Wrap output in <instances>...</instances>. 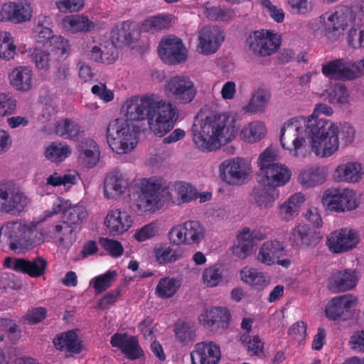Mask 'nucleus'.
Segmentation results:
<instances>
[{"instance_id":"obj_55","label":"nucleus","mask_w":364,"mask_h":364,"mask_svg":"<svg viewBox=\"0 0 364 364\" xmlns=\"http://www.w3.org/2000/svg\"><path fill=\"white\" fill-rule=\"evenodd\" d=\"M336 128V136L338 141V148L339 147V138L345 145L350 144L353 142L355 138V129L348 123L344 122L340 124H334Z\"/></svg>"},{"instance_id":"obj_47","label":"nucleus","mask_w":364,"mask_h":364,"mask_svg":"<svg viewBox=\"0 0 364 364\" xmlns=\"http://www.w3.org/2000/svg\"><path fill=\"white\" fill-rule=\"evenodd\" d=\"M180 287L179 280L171 277H163L158 282L156 294L161 299H168L176 294Z\"/></svg>"},{"instance_id":"obj_15","label":"nucleus","mask_w":364,"mask_h":364,"mask_svg":"<svg viewBox=\"0 0 364 364\" xmlns=\"http://www.w3.org/2000/svg\"><path fill=\"white\" fill-rule=\"evenodd\" d=\"M250 164L243 158L225 160L219 166L220 178L230 185H240L250 172Z\"/></svg>"},{"instance_id":"obj_34","label":"nucleus","mask_w":364,"mask_h":364,"mask_svg":"<svg viewBox=\"0 0 364 364\" xmlns=\"http://www.w3.org/2000/svg\"><path fill=\"white\" fill-rule=\"evenodd\" d=\"M9 79L16 90L28 91L32 87L33 71L28 66H18L9 74Z\"/></svg>"},{"instance_id":"obj_49","label":"nucleus","mask_w":364,"mask_h":364,"mask_svg":"<svg viewBox=\"0 0 364 364\" xmlns=\"http://www.w3.org/2000/svg\"><path fill=\"white\" fill-rule=\"evenodd\" d=\"M71 154V149L67 144L52 142L46 149V157L53 162H61Z\"/></svg>"},{"instance_id":"obj_5","label":"nucleus","mask_w":364,"mask_h":364,"mask_svg":"<svg viewBox=\"0 0 364 364\" xmlns=\"http://www.w3.org/2000/svg\"><path fill=\"white\" fill-rule=\"evenodd\" d=\"M132 196L139 213L155 211L159 208L161 184L154 178H140L134 181Z\"/></svg>"},{"instance_id":"obj_23","label":"nucleus","mask_w":364,"mask_h":364,"mask_svg":"<svg viewBox=\"0 0 364 364\" xmlns=\"http://www.w3.org/2000/svg\"><path fill=\"white\" fill-rule=\"evenodd\" d=\"M258 183L277 187L283 186L287 184L291 176V171L283 164H272L267 167H263L259 171Z\"/></svg>"},{"instance_id":"obj_63","label":"nucleus","mask_w":364,"mask_h":364,"mask_svg":"<svg viewBox=\"0 0 364 364\" xmlns=\"http://www.w3.org/2000/svg\"><path fill=\"white\" fill-rule=\"evenodd\" d=\"M16 108V101L10 94H0V115L2 117L12 114Z\"/></svg>"},{"instance_id":"obj_64","label":"nucleus","mask_w":364,"mask_h":364,"mask_svg":"<svg viewBox=\"0 0 364 364\" xmlns=\"http://www.w3.org/2000/svg\"><path fill=\"white\" fill-rule=\"evenodd\" d=\"M157 233L158 228L156 225L154 223H150L138 230L133 235V237L137 242H141L154 237Z\"/></svg>"},{"instance_id":"obj_54","label":"nucleus","mask_w":364,"mask_h":364,"mask_svg":"<svg viewBox=\"0 0 364 364\" xmlns=\"http://www.w3.org/2000/svg\"><path fill=\"white\" fill-rule=\"evenodd\" d=\"M240 341L252 355H259L263 353L264 344L258 336H250L247 333H242Z\"/></svg>"},{"instance_id":"obj_52","label":"nucleus","mask_w":364,"mask_h":364,"mask_svg":"<svg viewBox=\"0 0 364 364\" xmlns=\"http://www.w3.org/2000/svg\"><path fill=\"white\" fill-rule=\"evenodd\" d=\"M77 228L74 225L65 223L63 220L62 224H57L53 226V232L58 235L61 243H73L75 240V231Z\"/></svg>"},{"instance_id":"obj_43","label":"nucleus","mask_w":364,"mask_h":364,"mask_svg":"<svg viewBox=\"0 0 364 364\" xmlns=\"http://www.w3.org/2000/svg\"><path fill=\"white\" fill-rule=\"evenodd\" d=\"M154 252L156 261L160 264H166L180 259L183 257V250L181 247L173 248L164 244L155 247Z\"/></svg>"},{"instance_id":"obj_58","label":"nucleus","mask_w":364,"mask_h":364,"mask_svg":"<svg viewBox=\"0 0 364 364\" xmlns=\"http://www.w3.org/2000/svg\"><path fill=\"white\" fill-rule=\"evenodd\" d=\"M116 275L115 271H108L105 274L97 277L93 282L95 292L101 293L109 289L115 279Z\"/></svg>"},{"instance_id":"obj_19","label":"nucleus","mask_w":364,"mask_h":364,"mask_svg":"<svg viewBox=\"0 0 364 364\" xmlns=\"http://www.w3.org/2000/svg\"><path fill=\"white\" fill-rule=\"evenodd\" d=\"M4 266L16 272L26 274L33 278H38L45 274L48 262L42 257H37L33 260L8 257L4 259Z\"/></svg>"},{"instance_id":"obj_28","label":"nucleus","mask_w":364,"mask_h":364,"mask_svg":"<svg viewBox=\"0 0 364 364\" xmlns=\"http://www.w3.org/2000/svg\"><path fill=\"white\" fill-rule=\"evenodd\" d=\"M112 347L119 349L129 360L141 358L144 353L136 337L124 333H115L110 338Z\"/></svg>"},{"instance_id":"obj_27","label":"nucleus","mask_w":364,"mask_h":364,"mask_svg":"<svg viewBox=\"0 0 364 364\" xmlns=\"http://www.w3.org/2000/svg\"><path fill=\"white\" fill-rule=\"evenodd\" d=\"M355 304V298L351 294L336 296L326 306V316L330 320H346Z\"/></svg>"},{"instance_id":"obj_40","label":"nucleus","mask_w":364,"mask_h":364,"mask_svg":"<svg viewBox=\"0 0 364 364\" xmlns=\"http://www.w3.org/2000/svg\"><path fill=\"white\" fill-rule=\"evenodd\" d=\"M305 197L301 193L292 195L279 206V214L285 221L292 220L299 213L300 205L304 202Z\"/></svg>"},{"instance_id":"obj_13","label":"nucleus","mask_w":364,"mask_h":364,"mask_svg":"<svg viewBox=\"0 0 364 364\" xmlns=\"http://www.w3.org/2000/svg\"><path fill=\"white\" fill-rule=\"evenodd\" d=\"M154 94H146L141 96L135 95L127 99L123 104L122 110L127 119L131 121L147 120L149 124L151 112L154 102Z\"/></svg>"},{"instance_id":"obj_16","label":"nucleus","mask_w":364,"mask_h":364,"mask_svg":"<svg viewBox=\"0 0 364 364\" xmlns=\"http://www.w3.org/2000/svg\"><path fill=\"white\" fill-rule=\"evenodd\" d=\"M322 203L328 210L337 213L354 210L358 207L353 191L348 189L326 191Z\"/></svg>"},{"instance_id":"obj_59","label":"nucleus","mask_w":364,"mask_h":364,"mask_svg":"<svg viewBox=\"0 0 364 364\" xmlns=\"http://www.w3.org/2000/svg\"><path fill=\"white\" fill-rule=\"evenodd\" d=\"M99 242L102 247L114 258L121 257L124 253V247L120 242L107 237L100 238Z\"/></svg>"},{"instance_id":"obj_31","label":"nucleus","mask_w":364,"mask_h":364,"mask_svg":"<svg viewBox=\"0 0 364 364\" xmlns=\"http://www.w3.org/2000/svg\"><path fill=\"white\" fill-rule=\"evenodd\" d=\"M53 343L56 350L72 354H79L83 348L82 341L74 330L58 333L53 338Z\"/></svg>"},{"instance_id":"obj_17","label":"nucleus","mask_w":364,"mask_h":364,"mask_svg":"<svg viewBox=\"0 0 364 364\" xmlns=\"http://www.w3.org/2000/svg\"><path fill=\"white\" fill-rule=\"evenodd\" d=\"M158 53L166 64L176 65L187 59V50L181 39L176 36L163 38L158 47Z\"/></svg>"},{"instance_id":"obj_61","label":"nucleus","mask_w":364,"mask_h":364,"mask_svg":"<svg viewBox=\"0 0 364 364\" xmlns=\"http://www.w3.org/2000/svg\"><path fill=\"white\" fill-rule=\"evenodd\" d=\"M174 331L176 339L183 344L192 342L194 339V331L187 323L176 324Z\"/></svg>"},{"instance_id":"obj_10","label":"nucleus","mask_w":364,"mask_h":364,"mask_svg":"<svg viewBox=\"0 0 364 364\" xmlns=\"http://www.w3.org/2000/svg\"><path fill=\"white\" fill-rule=\"evenodd\" d=\"M281 45V36L272 31L261 30L251 33L246 40L248 50L259 57L270 56Z\"/></svg>"},{"instance_id":"obj_36","label":"nucleus","mask_w":364,"mask_h":364,"mask_svg":"<svg viewBox=\"0 0 364 364\" xmlns=\"http://www.w3.org/2000/svg\"><path fill=\"white\" fill-rule=\"evenodd\" d=\"M63 28L71 33L87 32L95 27L90 19L82 15H71L65 16L61 22Z\"/></svg>"},{"instance_id":"obj_42","label":"nucleus","mask_w":364,"mask_h":364,"mask_svg":"<svg viewBox=\"0 0 364 364\" xmlns=\"http://www.w3.org/2000/svg\"><path fill=\"white\" fill-rule=\"evenodd\" d=\"M267 133L265 125L259 121L252 122L244 126L240 132V137L247 143L260 141Z\"/></svg>"},{"instance_id":"obj_21","label":"nucleus","mask_w":364,"mask_h":364,"mask_svg":"<svg viewBox=\"0 0 364 364\" xmlns=\"http://www.w3.org/2000/svg\"><path fill=\"white\" fill-rule=\"evenodd\" d=\"M351 61L344 58H336L321 65V73L327 78L336 80H355V68Z\"/></svg>"},{"instance_id":"obj_32","label":"nucleus","mask_w":364,"mask_h":364,"mask_svg":"<svg viewBox=\"0 0 364 364\" xmlns=\"http://www.w3.org/2000/svg\"><path fill=\"white\" fill-rule=\"evenodd\" d=\"M78 161L87 168L95 166L100 157V151L98 144L92 139H85L78 146Z\"/></svg>"},{"instance_id":"obj_41","label":"nucleus","mask_w":364,"mask_h":364,"mask_svg":"<svg viewBox=\"0 0 364 364\" xmlns=\"http://www.w3.org/2000/svg\"><path fill=\"white\" fill-rule=\"evenodd\" d=\"M240 276L242 281L257 290L263 289L269 284L264 273L255 268H242L240 272Z\"/></svg>"},{"instance_id":"obj_9","label":"nucleus","mask_w":364,"mask_h":364,"mask_svg":"<svg viewBox=\"0 0 364 364\" xmlns=\"http://www.w3.org/2000/svg\"><path fill=\"white\" fill-rule=\"evenodd\" d=\"M205 230L198 220H188L173 226L168 232L170 242L176 245H198L205 238Z\"/></svg>"},{"instance_id":"obj_51","label":"nucleus","mask_w":364,"mask_h":364,"mask_svg":"<svg viewBox=\"0 0 364 364\" xmlns=\"http://www.w3.org/2000/svg\"><path fill=\"white\" fill-rule=\"evenodd\" d=\"M203 282L208 287L218 286L223 281V269L220 265L215 264L205 268L203 272Z\"/></svg>"},{"instance_id":"obj_50","label":"nucleus","mask_w":364,"mask_h":364,"mask_svg":"<svg viewBox=\"0 0 364 364\" xmlns=\"http://www.w3.org/2000/svg\"><path fill=\"white\" fill-rule=\"evenodd\" d=\"M127 186L126 181H124L122 175L119 173H112L108 175L105 180V194L119 195L124 192V190Z\"/></svg>"},{"instance_id":"obj_35","label":"nucleus","mask_w":364,"mask_h":364,"mask_svg":"<svg viewBox=\"0 0 364 364\" xmlns=\"http://www.w3.org/2000/svg\"><path fill=\"white\" fill-rule=\"evenodd\" d=\"M251 195L258 206L267 208L271 206L278 197L279 191L273 186L259 183L253 188Z\"/></svg>"},{"instance_id":"obj_60","label":"nucleus","mask_w":364,"mask_h":364,"mask_svg":"<svg viewBox=\"0 0 364 364\" xmlns=\"http://www.w3.org/2000/svg\"><path fill=\"white\" fill-rule=\"evenodd\" d=\"M50 50L58 58H63L68 53L70 45L68 41L61 36H55L50 42Z\"/></svg>"},{"instance_id":"obj_4","label":"nucleus","mask_w":364,"mask_h":364,"mask_svg":"<svg viewBox=\"0 0 364 364\" xmlns=\"http://www.w3.org/2000/svg\"><path fill=\"white\" fill-rule=\"evenodd\" d=\"M139 128L127 119L118 118L109 122L107 128V141L113 151L125 154L137 144Z\"/></svg>"},{"instance_id":"obj_25","label":"nucleus","mask_w":364,"mask_h":364,"mask_svg":"<svg viewBox=\"0 0 364 364\" xmlns=\"http://www.w3.org/2000/svg\"><path fill=\"white\" fill-rule=\"evenodd\" d=\"M321 239V232L308 224H299L289 233V240L297 247H315Z\"/></svg>"},{"instance_id":"obj_57","label":"nucleus","mask_w":364,"mask_h":364,"mask_svg":"<svg viewBox=\"0 0 364 364\" xmlns=\"http://www.w3.org/2000/svg\"><path fill=\"white\" fill-rule=\"evenodd\" d=\"M118 43L129 45L133 41V33L131 28V23L122 22L114 31L113 36Z\"/></svg>"},{"instance_id":"obj_3","label":"nucleus","mask_w":364,"mask_h":364,"mask_svg":"<svg viewBox=\"0 0 364 364\" xmlns=\"http://www.w3.org/2000/svg\"><path fill=\"white\" fill-rule=\"evenodd\" d=\"M37 224L22 220L6 223L0 228V243L4 237L12 251L21 252L31 249L41 240L37 237Z\"/></svg>"},{"instance_id":"obj_12","label":"nucleus","mask_w":364,"mask_h":364,"mask_svg":"<svg viewBox=\"0 0 364 364\" xmlns=\"http://www.w3.org/2000/svg\"><path fill=\"white\" fill-rule=\"evenodd\" d=\"M61 213L63 215L65 223H68L78 230L87 216V212L82 205H72L69 200H65L61 197L57 198L53 203L52 208L44 212V217L42 220L51 218L53 215Z\"/></svg>"},{"instance_id":"obj_45","label":"nucleus","mask_w":364,"mask_h":364,"mask_svg":"<svg viewBox=\"0 0 364 364\" xmlns=\"http://www.w3.org/2000/svg\"><path fill=\"white\" fill-rule=\"evenodd\" d=\"M171 24V17L169 15H156L144 20L141 25L142 32H157L168 29Z\"/></svg>"},{"instance_id":"obj_22","label":"nucleus","mask_w":364,"mask_h":364,"mask_svg":"<svg viewBox=\"0 0 364 364\" xmlns=\"http://www.w3.org/2000/svg\"><path fill=\"white\" fill-rule=\"evenodd\" d=\"M231 315L227 308L213 307L206 309L200 316V321L211 331L222 333L228 326Z\"/></svg>"},{"instance_id":"obj_14","label":"nucleus","mask_w":364,"mask_h":364,"mask_svg":"<svg viewBox=\"0 0 364 364\" xmlns=\"http://www.w3.org/2000/svg\"><path fill=\"white\" fill-rule=\"evenodd\" d=\"M165 93L176 102L182 105L191 103L196 95L193 82L185 75H176L167 80Z\"/></svg>"},{"instance_id":"obj_29","label":"nucleus","mask_w":364,"mask_h":364,"mask_svg":"<svg viewBox=\"0 0 364 364\" xmlns=\"http://www.w3.org/2000/svg\"><path fill=\"white\" fill-rule=\"evenodd\" d=\"M105 225L110 235L117 236L127 232L132 227V217L126 211L112 210L105 217Z\"/></svg>"},{"instance_id":"obj_46","label":"nucleus","mask_w":364,"mask_h":364,"mask_svg":"<svg viewBox=\"0 0 364 364\" xmlns=\"http://www.w3.org/2000/svg\"><path fill=\"white\" fill-rule=\"evenodd\" d=\"M55 131L57 135L70 139H76L82 132L77 122L68 118L58 121Z\"/></svg>"},{"instance_id":"obj_18","label":"nucleus","mask_w":364,"mask_h":364,"mask_svg":"<svg viewBox=\"0 0 364 364\" xmlns=\"http://www.w3.org/2000/svg\"><path fill=\"white\" fill-rule=\"evenodd\" d=\"M225 40L224 31L218 26H206L198 32L196 50L203 55L215 53Z\"/></svg>"},{"instance_id":"obj_62","label":"nucleus","mask_w":364,"mask_h":364,"mask_svg":"<svg viewBox=\"0 0 364 364\" xmlns=\"http://www.w3.org/2000/svg\"><path fill=\"white\" fill-rule=\"evenodd\" d=\"M55 6L62 13L78 12L85 6V0H56Z\"/></svg>"},{"instance_id":"obj_33","label":"nucleus","mask_w":364,"mask_h":364,"mask_svg":"<svg viewBox=\"0 0 364 364\" xmlns=\"http://www.w3.org/2000/svg\"><path fill=\"white\" fill-rule=\"evenodd\" d=\"M284 247L278 240H269L264 242L259 250L257 260L266 265H272L283 256Z\"/></svg>"},{"instance_id":"obj_30","label":"nucleus","mask_w":364,"mask_h":364,"mask_svg":"<svg viewBox=\"0 0 364 364\" xmlns=\"http://www.w3.org/2000/svg\"><path fill=\"white\" fill-rule=\"evenodd\" d=\"M358 282V277L355 271L339 270L329 277L328 288L333 293L346 291L355 287Z\"/></svg>"},{"instance_id":"obj_6","label":"nucleus","mask_w":364,"mask_h":364,"mask_svg":"<svg viewBox=\"0 0 364 364\" xmlns=\"http://www.w3.org/2000/svg\"><path fill=\"white\" fill-rule=\"evenodd\" d=\"M153 104L154 110L149 118V128L154 134L163 136L174 127L178 120V111L172 102L159 100L156 95Z\"/></svg>"},{"instance_id":"obj_8","label":"nucleus","mask_w":364,"mask_h":364,"mask_svg":"<svg viewBox=\"0 0 364 364\" xmlns=\"http://www.w3.org/2000/svg\"><path fill=\"white\" fill-rule=\"evenodd\" d=\"M29 199L25 192L12 181H0V211L11 215L21 213Z\"/></svg>"},{"instance_id":"obj_26","label":"nucleus","mask_w":364,"mask_h":364,"mask_svg":"<svg viewBox=\"0 0 364 364\" xmlns=\"http://www.w3.org/2000/svg\"><path fill=\"white\" fill-rule=\"evenodd\" d=\"M30 4L23 1L4 4L0 9V21L20 23L29 21L32 16Z\"/></svg>"},{"instance_id":"obj_53","label":"nucleus","mask_w":364,"mask_h":364,"mask_svg":"<svg viewBox=\"0 0 364 364\" xmlns=\"http://www.w3.org/2000/svg\"><path fill=\"white\" fill-rule=\"evenodd\" d=\"M203 14L208 19L214 21H227L233 16V12L230 9L215 6L205 5Z\"/></svg>"},{"instance_id":"obj_20","label":"nucleus","mask_w":364,"mask_h":364,"mask_svg":"<svg viewBox=\"0 0 364 364\" xmlns=\"http://www.w3.org/2000/svg\"><path fill=\"white\" fill-rule=\"evenodd\" d=\"M359 242V234L356 230L341 228L328 235L326 245L331 252L338 254L353 249Z\"/></svg>"},{"instance_id":"obj_39","label":"nucleus","mask_w":364,"mask_h":364,"mask_svg":"<svg viewBox=\"0 0 364 364\" xmlns=\"http://www.w3.org/2000/svg\"><path fill=\"white\" fill-rule=\"evenodd\" d=\"M302 185L314 187L323 183L326 180V173L323 168L311 166L303 170L299 176Z\"/></svg>"},{"instance_id":"obj_24","label":"nucleus","mask_w":364,"mask_h":364,"mask_svg":"<svg viewBox=\"0 0 364 364\" xmlns=\"http://www.w3.org/2000/svg\"><path fill=\"white\" fill-rule=\"evenodd\" d=\"M191 364H218L221 359L218 345L213 341H203L196 344L191 353Z\"/></svg>"},{"instance_id":"obj_48","label":"nucleus","mask_w":364,"mask_h":364,"mask_svg":"<svg viewBox=\"0 0 364 364\" xmlns=\"http://www.w3.org/2000/svg\"><path fill=\"white\" fill-rule=\"evenodd\" d=\"M173 187L178 198V204L189 203L198 198V192L196 188L188 183L176 182Z\"/></svg>"},{"instance_id":"obj_38","label":"nucleus","mask_w":364,"mask_h":364,"mask_svg":"<svg viewBox=\"0 0 364 364\" xmlns=\"http://www.w3.org/2000/svg\"><path fill=\"white\" fill-rule=\"evenodd\" d=\"M361 164L356 162L338 166L333 176L338 181L357 182L361 178Z\"/></svg>"},{"instance_id":"obj_11","label":"nucleus","mask_w":364,"mask_h":364,"mask_svg":"<svg viewBox=\"0 0 364 364\" xmlns=\"http://www.w3.org/2000/svg\"><path fill=\"white\" fill-rule=\"evenodd\" d=\"M356 19L358 20V23H364L358 16L354 5L350 8L341 6L333 13L326 12L320 16V22L323 26L326 34L336 32L341 35L348 26Z\"/></svg>"},{"instance_id":"obj_37","label":"nucleus","mask_w":364,"mask_h":364,"mask_svg":"<svg viewBox=\"0 0 364 364\" xmlns=\"http://www.w3.org/2000/svg\"><path fill=\"white\" fill-rule=\"evenodd\" d=\"M255 243L249 235V228L245 227L237 235V243L232 247L234 255L245 259L252 252Z\"/></svg>"},{"instance_id":"obj_44","label":"nucleus","mask_w":364,"mask_h":364,"mask_svg":"<svg viewBox=\"0 0 364 364\" xmlns=\"http://www.w3.org/2000/svg\"><path fill=\"white\" fill-rule=\"evenodd\" d=\"M271 94L264 88L257 89L252 95L249 103L244 107L246 112L257 113L264 112L268 106Z\"/></svg>"},{"instance_id":"obj_7","label":"nucleus","mask_w":364,"mask_h":364,"mask_svg":"<svg viewBox=\"0 0 364 364\" xmlns=\"http://www.w3.org/2000/svg\"><path fill=\"white\" fill-rule=\"evenodd\" d=\"M302 123L305 125L304 117L289 119L282 127L279 136L282 147L297 158H304L309 154L305 138L299 136Z\"/></svg>"},{"instance_id":"obj_56","label":"nucleus","mask_w":364,"mask_h":364,"mask_svg":"<svg viewBox=\"0 0 364 364\" xmlns=\"http://www.w3.org/2000/svg\"><path fill=\"white\" fill-rule=\"evenodd\" d=\"M16 46L10 33H5L0 37V58L9 60L16 54Z\"/></svg>"},{"instance_id":"obj_2","label":"nucleus","mask_w":364,"mask_h":364,"mask_svg":"<svg viewBox=\"0 0 364 364\" xmlns=\"http://www.w3.org/2000/svg\"><path fill=\"white\" fill-rule=\"evenodd\" d=\"M333 112L330 106L319 103L310 116L304 117L306 136L310 139L311 150L317 156L328 157L338 151L334 124L319 117V114L330 116Z\"/></svg>"},{"instance_id":"obj_1","label":"nucleus","mask_w":364,"mask_h":364,"mask_svg":"<svg viewBox=\"0 0 364 364\" xmlns=\"http://www.w3.org/2000/svg\"><path fill=\"white\" fill-rule=\"evenodd\" d=\"M193 141L202 151H212L217 145L225 144L237 134L235 119L225 114H210L196 119L192 127Z\"/></svg>"}]
</instances>
